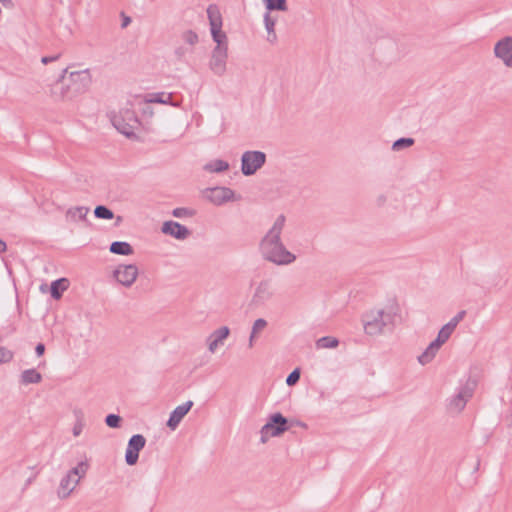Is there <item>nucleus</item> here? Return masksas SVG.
I'll return each mask as SVG.
<instances>
[{
	"mask_svg": "<svg viewBox=\"0 0 512 512\" xmlns=\"http://www.w3.org/2000/svg\"><path fill=\"white\" fill-rule=\"evenodd\" d=\"M494 55L500 59L506 67L512 68V36H505L496 42Z\"/></svg>",
	"mask_w": 512,
	"mask_h": 512,
	"instance_id": "f8f14e48",
	"label": "nucleus"
},
{
	"mask_svg": "<svg viewBox=\"0 0 512 512\" xmlns=\"http://www.w3.org/2000/svg\"><path fill=\"white\" fill-rule=\"evenodd\" d=\"M267 326V321L263 318H259L257 320H255L254 324H253V327H252V332H251V335H250V339H249V342H250V346H252V342H253V339L255 337V334L264 329L265 327Z\"/></svg>",
	"mask_w": 512,
	"mask_h": 512,
	"instance_id": "473e14b6",
	"label": "nucleus"
},
{
	"mask_svg": "<svg viewBox=\"0 0 512 512\" xmlns=\"http://www.w3.org/2000/svg\"><path fill=\"white\" fill-rule=\"evenodd\" d=\"M230 334V329L227 326H222L219 329L212 332L208 338L209 351L214 353L218 345L223 342Z\"/></svg>",
	"mask_w": 512,
	"mask_h": 512,
	"instance_id": "6ab92c4d",
	"label": "nucleus"
},
{
	"mask_svg": "<svg viewBox=\"0 0 512 512\" xmlns=\"http://www.w3.org/2000/svg\"><path fill=\"white\" fill-rule=\"evenodd\" d=\"M339 340L332 336H323L316 341L317 348H336Z\"/></svg>",
	"mask_w": 512,
	"mask_h": 512,
	"instance_id": "a878e982",
	"label": "nucleus"
},
{
	"mask_svg": "<svg viewBox=\"0 0 512 512\" xmlns=\"http://www.w3.org/2000/svg\"><path fill=\"white\" fill-rule=\"evenodd\" d=\"M88 212H89V208L84 207V206H78V207L70 208L67 212V215L73 219L78 218L80 220H85Z\"/></svg>",
	"mask_w": 512,
	"mask_h": 512,
	"instance_id": "c85d7f7f",
	"label": "nucleus"
},
{
	"mask_svg": "<svg viewBox=\"0 0 512 512\" xmlns=\"http://www.w3.org/2000/svg\"><path fill=\"white\" fill-rule=\"evenodd\" d=\"M193 407V402L191 400L186 401L182 405L177 406L169 416V419L166 423L167 427L171 430H175L181 420L186 416V414Z\"/></svg>",
	"mask_w": 512,
	"mask_h": 512,
	"instance_id": "2eb2a0df",
	"label": "nucleus"
},
{
	"mask_svg": "<svg viewBox=\"0 0 512 512\" xmlns=\"http://www.w3.org/2000/svg\"><path fill=\"white\" fill-rule=\"evenodd\" d=\"M187 52H188V49L181 46V47L176 48L174 53L178 59H182L186 55Z\"/></svg>",
	"mask_w": 512,
	"mask_h": 512,
	"instance_id": "a19ab883",
	"label": "nucleus"
},
{
	"mask_svg": "<svg viewBox=\"0 0 512 512\" xmlns=\"http://www.w3.org/2000/svg\"><path fill=\"white\" fill-rule=\"evenodd\" d=\"M165 93H154L151 95V98L147 100V102L150 103H160V104H166V100L164 99Z\"/></svg>",
	"mask_w": 512,
	"mask_h": 512,
	"instance_id": "58836bf2",
	"label": "nucleus"
},
{
	"mask_svg": "<svg viewBox=\"0 0 512 512\" xmlns=\"http://www.w3.org/2000/svg\"><path fill=\"white\" fill-rule=\"evenodd\" d=\"M206 12L210 24L211 36L213 41L216 43L215 47L228 49V38L226 33L222 31V15L218 6L210 4Z\"/></svg>",
	"mask_w": 512,
	"mask_h": 512,
	"instance_id": "39448f33",
	"label": "nucleus"
},
{
	"mask_svg": "<svg viewBox=\"0 0 512 512\" xmlns=\"http://www.w3.org/2000/svg\"><path fill=\"white\" fill-rule=\"evenodd\" d=\"M122 220L121 216L117 217V221L120 222Z\"/></svg>",
	"mask_w": 512,
	"mask_h": 512,
	"instance_id": "09e8293b",
	"label": "nucleus"
},
{
	"mask_svg": "<svg viewBox=\"0 0 512 512\" xmlns=\"http://www.w3.org/2000/svg\"><path fill=\"white\" fill-rule=\"evenodd\" d=\"M266 162V154L262 151H246L241 157V172L244 176H251Z\"/></svg>",
	"mask_w": 512,
	"mask_h": 512,
	"instance_id": "6e6552de",
	"label": "nucleus"
},
{
	"mask_svg": "<svg viewBox=\"0 0 512 512\" xmlns=\"http://www.w3.org/2000/svg\"><path fill=\"white\" fill-rule=\"evenodd\" d=\"M88 468H89V464L85 460V461L79 462L78 465L76 467H73L71 470H69L68 473L72 477L73 476H78V479H80V478L85 476V474L87 473Z\"/></svg>",
	"mask_w": 512,
	"mask_h": 512,
	"instance_id": "c756f323",
	"label": "nucleus"
},
{
	"mask_svg": "<svg viewBox=\"0 0 512 512\" xmlns=\"http://www.w3.org/2000/svg\"><path fill=\"white\" fill-rule=\"evenodd\" d=\"M68 69L64 68L60 74L57 85L52 88V94L60 100H73L85 93L92 82L88 69L73 71L66 77Z\"/></svg>",
	"mask_w": 512,
	"mask_h": 512,
	"instance_id": "f03ea898",
	"label": "nucleus"
},
{
	"mask_svg": "<svg viewBox=\"0 0 512 512\" xmlns=\"http://www.w3.org/2000/svg\"><path fill=\"white\" fill-rule=\"evenodd\" d=\"M466 315V311L465 310H461L459 311L448 323H446L438 332V337L443 340L444 342H446L451 334L453 333V331L455 330V328L457 327V325L459 324L460 321H462L464 319Z\"/></svg>",
	"mask_w": 512,
	"mask_h": 512,
	"instance_id": "f3484780",
	"label": "nucleus"
},
{
	"mask_svg": "<svg viewBox=\"0 0 512 512\" xmlns=\"http://www.w3.org/2000/svg\"><path fill=\"white\" fill-rule=\"evenodd\" d=\"M0 2L3 4V6L7 7L12 4L11 0H0Z\"/></svg>",
	"mask_w": 512,
	"mask_h": 512,
	"instance_id": "49530a36",
	"label": "nucleus"
},
{
	"mask_svg": "<svg viewBox=\"0 0 512 512\" xmlns=\"http://www.w3.org/2000/svg\"><path fill=\"white\" fill-rule=\"evenodd\" d=\"M139 274L135 264H120L113 271V278L125 287H131Z\"/></svg>",
	"mask_w": 512,
	"mask_h": 512,
	"instance_id": "9d476101",
	"label": "nucleus"
},
{
	"mask_svg": "<svg viewBox=\"0 0 512 512\" xmlns=\"http://www.w3.org/2000/svg\"><path fill=\"white\" fill-rule=\"evenodd\" d=\"M122 15V23L121 28H126L131 23V18L129 16H126L123 12Z\"/></svg>",
	"mask_w": 512,
	"mask_h": 512,
	"instance_id": "37998d69",
	"label": "nucleus"
},
{
	"mask_svg": "<svg viewBox=\"0 0 512 512\" xmlns=\"http://www.w3.org/2000/svg\"><path fill=\"white\" fill-rule=\"evenodd\" d=\"M79 479H76L72 483V476L67 473L60 481V485L58 488V497L61 499L67 498L71 492L74 490L75 486L78 484Z\"/></svg>",
	"mask_w": 512,
	"mask_h": 512,
	"instance_id": "aec40b11",
	"label": "nucleus"
},
{
	"mask_svg": "<svg viewBox=\"0 0 512 512\" xmlns=\"http://www.w3.org/2000/svg\"><path fill=\"white\" fill-rule=\"evenodd\" d=\"M7 250V244L5 241H3L2 239H0V254L6 252Z\"/></svg>",
	"mask_w": 512,
	"mask_h": 512,
	"instance_id": "a18cd8bd",
	"label": "nucleus"
},
{
	"mask_svg": "<svg viewBox=\"0 0 512 512\" xmlns=\"http://www.w3.org/2000/svg\"><path fill=\"white\" fill-rule=\"evenodd\" d=\"M109 251L112 254L129 256L134 253L133 247L130 243L125 241H114L110 244Z\"/></svg>",
	"mask_w": 512,
	"mask_h": 512,
	"instance_id": "4be33fe9",
	"label": "nucleus"
},
{
	"mask_svg": "<svg viewBox=\"0 0 512 512\" xmlns=\"http://www.w3.org/2000/svg\"><path fill=\"white\" fill-rule=\"evenodd\" d=\"M227 58L228 49L214 47L209 61V67L214 74L222 76L225 73Z\"/></svg>",
	"mask_w": 512,
	"mask_h": 512,
	"instance_id": "ddd939ff",
	"label": "nucleus"
},
{
	"mask_svg": "<svg viewBox=\"0 0 512 512\" xmlns=\"http://www.w3.org/2000/svg\"><path fill=\"white\" fill-rule=\"evenodd\" d=\"M113 126L128 138H135V132L140 128L141 122L132 109H121L117 115L112 118Z\"/></svg>",
	"mask_w": 512,
	"mask_h": 512,
	"instance_id": "20e7f679",
	"label": "nucleus"
},
{
	"mask_svg": "<svg viewBox=\"0 0 512 512\" xmlns=\"http://www.w3.org/2000/svg\"><path fill=\"white\" fill-rule=\"evenodd\" d=\"M146 439L141 434L133 435L129 441L125 453V461L129 466H133L139 459V452L145 447Z\"/></svg>",
	"mask_w": 512,
	"mask_h": 512,
	"instance_id": "9b49d317",
	"label": "nucleus"
},
{
	"mask_svg": "<svg viewBox=\"0 0 512 512\" xmlns=\"http://www.w3.org/2000/svg\"><path fill=\"white\" fill-rule=\"evenodd\" d=\"M301 371L300 368H295L286 378V384L288 386H294L300 379Z\"/></svg>",
	"mask_w": 512,
	"mask_h": 512,
	"instance_id": "c9c22d12",
	"label": "nucleus"
},
{
	"mask_svg": "<svg viewBox=\"0 0 512 512\" xmlns=\"http://www.w3.org/2000/svg\"><path fill=\"white\" fill-rule=\"evenodd\" d=\"M445 342L438 336L432 341L428 347L418 356V361L422 365L430 363L436 356L437 352Z\"/></svg>",
	"mask_w": 512,
	"mask_h": 512,
	"instance_id": "a211bd4d",
	"label": "nucleus"
},
{
	"mask_svg": "<svg viewBox=\"0 0 512 512\" xmlns=\"http://www.w3.org/2000/svg\"><path fill=\"white\" fill-rule=\"evenodd\" d=\"M35 353L38 357L42 356L45 353V345L43 343H38L35 347Z\"/></svg>",
	"mask_w": 512,
	"mask_h": 512,
	"instance_id": "79ce46f5",
	"label": "nucleus"
},
{
	"mask_svg": "<svg viewBox=\"0 0 512 512\" xmlns=\"http://www.w3.org/2000/svg\"><path fill=\"white\" fill-rule=\"evenodd\" d=\"M122 418L117 414H108L105 417V424L110 428H119L121 426Z\"/></svg>",
	"mask_w": 512,
	"mask_h": 512,
	"instance_id": "72a5a7b5",
	"label": "nucleus"
},
{
	"mask_svg": "<svg viewBox=\"0 0 512 512\" xmlns=\"http://www.w3.org/2000/svg\"><path fill=\"white\" fill-rule=\"evenodd\" d=\"M162 233L172 236L177 240H184L190 235V230L176 221H165L161 228Z\"/></svg>",
	"mask_w": 512,
	"mask_h": 512,
	"instance_id": "4468645a",
	"label": "nucleus"
},
{
	"mask_svg": "<svg viewBox=\"0 0 512 512\" xmlns=\"http://www.w3.org/2000/svg\"><path fill=\"white\" fill-rule=\"evenodd\" d=\"M399 312V305L396 301L386 306V309H372L362 315L364 331L367 335H378L383 332L384 327L394 325L395 317Z\"/></svg>",
	"mask_w": 512,
	"mask_h": 512,
	"instance_id": "7ed1b4c3",
	"label": "nucleus"
},
{
	"mask_svg": "<svg viewBox=\"0 0 512 512\" xmlns=\"http://www.w3.org/2000/svg\"><path fill=\"white\" fill-rule=\"evenodd\" d=\"M266 2V8L269 11L277 10V11H286L287 1L286 0H264Z\"/></svg>",
	"mask_w": 512,
	"mask_h": 512,
	"instance_id": "2f4dec72",
	"label": "nucleus"
},
{
	"mask_svg": "<svg viewBox=\"0 0 512 512\" xmlns=\"http://www.w3.org/2000/svg\"><path fill=\"white\" fill-rule=\"evenodd\" d=\"M59 58H60V54H56L53 56H44V57H42L41 62L46 65L48 63L58 60Z\"/></svg>",
	"mask_w": 512,
	"mask_h": 512,
	"instance_id": "ea45409f",
	"label": "nucleus"
},
{
	"mask_svg": "<svg viewBox=\"0 0 512 512\" xmlns=\"http://www.w3.org/2000/svg\"><path fill=\"white\" fill-rule=\"evenodd\" d=\"M264 23H265V28H266L267 32L275 31L274 29H275L276 20L270 16L269 12H266L264 15Z\"/></svg>",
	"mask_w": 512,
	"mask_h": 512,
	"instance_id": "4c0bfd02",
	"label": "nucleus"
},
{
	"mask_svg": "<svg viewBox=\"0 0 512 512\" xmlns=\"http://www.w3.org/2000/svg\"><path fill=\"white\" fill-rule=\"evenodd\" d=\"M273 296V289L271 286L270 280H262L252 297V303L256 305H260L265 303L266 301L270 300Z\"/></svg>",
	"mask_w": 512,
	"mask_h": 512,
	"instance_id": "dca6fc26",
	"label": "nucleus"
},
{
	"mask_svg": "<svg viewBox=\"0 0 512 512\" xmlns=\"http://www.w3.org/2000/svg\"><path fill=\"white\" fill-rule=\"evenodd\" d=\"M171 97H172V96H171V94H166V93H165V97H164V99L166 100V104H168V103L170 102Z\"/></svg>",
	"mask_w": 512,
	"mask_h": 512,
	"instance_id": "de8ad7c7",
	"label": "nucleus"
},
{
	"mask_svg": "<svg viewBox=\"0 0 512 512\" xmlns=\"http://www.w3.org/2000/svg\"><path fill=\"white\" fill-rule=\"evenodd\" d=\"M229 169V163L221 159L212 160L204 165V170L211 173H221Z\"/></svg>",
	"mask_w": 512,
	"mask_h": 512,
	"instance_id": "b1692460",
	"label": "nucleus"
},
{
	"mask_svg": "<svg viewBox=\"0 0 512 512\" xmlns=\"http://www.w3.org/2000/svg\"><path fill=\"white\" fill-rule=\"evenodd\" d=\"M205 197L214 205L220 206L229 201L239 200L241 196L235 195V192L228 187L207 188L204 192Z\"/></svg>",
	"mask_w": 512,
	"mask_h": 512,
	"instance_id": "1a4fd4ad",
	"label": "nucleus"
},
{
	"mask_svg": "<svg viewBox=\"0 0 512 512\" xmlns=\"http://www.w3.org/2000/svg\"><path fill=\"white\" fill-rule=\"evenodd\" d=\"M414 143H415V140L413 138L402 137L393 142L392 149L394 151H400L404 148L411 147Z\"/></svg>",
	"mask_w": 512,
	"mask_h": 512,
	"instance_id": "7c9ffc66",
	"label": "nucleus"
},
{
	"mask_svg": "<svg viewBox=\"0 0 512 512\" xmlns=\"http://www.w3.org/2000/svg\"><path fill=\"white\" fill-rule=\"evenodd\" d=\"M285 221V216L283 214L279 215L260 244L264 258L277 265H287L296 259V256L288 251L281 241Z\"/></svg>",
	"mask_w": 512,
	"mask_h": 512,
	"instance_id": "f257e3e1",
	"label": "nucleus"
},
{
	"mask_svg": "<svg viewBox=\"0 0 512 512\" xmlns=\"http://www.w3.org/2000/svg\"><path fill=\"white\" fill-rule=\"evenodd\" d=\"M476 387L477 381L469 377L466 382L458 388L457 393L449 400L447 405L448 410L460 413L465 408L467 402L473 397Z\"/></svg>",
	"mask_w": 512,
	"mask_h": 512,
	"instance_id": "423d86ee",
	"label": "nucleus"
},
{
	"mask_svg": "<svg viewBox=\"0 0 512 512\" xmlns=\"http://www.w3.org/2000/svg\"><path fill=\"white\" fill-rule=\"evenodd\" d=\"M94 215L98 219L111 220L114 218V212L104 205H98L94 209Z\"/></svg>",
	"mask_w": 512,
	"mask_h": 512,
	"instance_id": "393cba45",
	"label": "nucleus"
},
{
	"mask_svg": "<svg viewBox=\"0 0 512 512\" xmlns=\"http://www.w3.org/2000/svg\"><path fill=\"white\" fill-rule=\"evenodd\" d=\"M13 359V352L5 347H0V364L8 363Z\"/></svg>",
	"mask_w": 512,
	"mask_h": 512,
	"instance_id": "e433bc0d",
	"label": "nucleus"
},
{
	"mask_svg": "<svg viewBox=\"0 0 512 512\" xmlns=\"http://www.w3.org/2000/svg\"><path fill=\"white\" fill-rule=\"evenodd\" d=\"M73 413L76 417V423L73 427V435L79 436L84 427V423H83L84 414H83V411L79 408L74 409Z\"/></svg>",
	"mask_w": 512,
	"mask_h": 512,
	"instance_id": "cd10ccee",
	"label": "nucleus"
},
{
	"mask_svg": "<svg viewBox=\"0 0 512 512\" xmlns=\"http://www.w3.org/2000/svg\"><path fill=\"white\" fill-rule=\"evenodd\" d=\"M290 429L288 419L280 412L271 414L260 430L261 442L265 443L270 437H278Z\"/></svg>",
	"mask_w": 512,
	"mask_h": 512,
	"instance_id": "0eeeda50",
	"label": "nucleus"
},
{
	"mask_svg": "<svg viewBox=\"0 0 512 512\" xmlns=\"http://www.w3.org/2000/svg\"><path fill=\"white\" fill-rule=\"evenodd\" d=\"M69 282L66 278H60L52 281L50 285V294L51 297L55 300H59L64 291L68 289Z\"/></svg>",
	"mask_w": 512,
	"mask_h": 512,
	"instance_id": "412c9836",
	"label": "nucleus"
},
{
	"mask_svg": "<svg viewBox=\"0 0 512 512\" xmlns=\"http://www.w3.org/2000/svg\"><path fill=\"white\" fill-rule=\"evenodd\" d=\"M194 214V210L185 207H178L172 211V215L176 218L192 217Z\"/></svg>",
	"mask_w": 512,
	"mask_h": 512,
	"instance_id": "f704fd0d",
	"label": "nucleus"
},
{
	"mask_svg": "<svg viewBox=\"0 0 512 512\" xmlns=\"http://www.w3.org/2000/svg\"><path fill=\"white\" fill-rule=\"evenodd\" d=\"M181 39L185 44H187L191 47H193L194 45H196L199 42L198 34L191 29L183 31L181 33Z\"/></svg>",
	"mask_w": 512,
	"mask_h": 512,
	"instance_id": "bb28decb",
	"label": "nucleus"
},
{
	"mask_svg": "<svg viewBox=\"0 0 512 512\" xmlns=\"http://www.w3.org/2000/svg\"><path fill=\"white\" fill-rule=\"evenodd\" d=\"M268 33V36H267V41L274 44L276 43L277 41V35L275 33V31L273 32H267Z\"/></svg>",
	"mask_w": 512,
	"mask_h": 512,
	"instance_id": "c03bdc74",
	"label": "nucleus"
},
{
	"mask_svg": "<svg viewBox=\"0 0 512 512\" xmlns=\"http://www.w3.org/2000/svg\"><path fill=\"white\" fill-rule=\"evenodd\" d=\"M42 381V375L36 369L24 370L20 376V383L23 385L37 384Z\"/></svg>",
	"mask_w": 512,
	"mask_h": 512,
	"instance_id": "5701e85b",
	"label": "nucleus"
}]
</instances>
